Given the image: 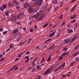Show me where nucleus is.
Listing matches in <instances>:
<instances>
[{"label":"nucleus","instance_id":"f257e3e1","mask_svg":"<svg viewBox=\"0 0 79 79\" xmlns=\"http://www.w3.org/2000/svg\"><path fill=\"white\" fill-rule=\"evenodd\" d=\"M53 68H51L50 69H49L47 70L46 71H45L43 75H45V74H48V73H49L51 71V70Z\"/></svg>","mask_w":79,"mask_h":79},{"label":"nucleus","instance_id":"f03ea898","mask_svg":"<svg viewBox=\"0 0 79 79\" xmlns=\"http://www.w3.org/2000/svg\"><path fill=\"white\" fill-rule=\"evenodd\" d=\"M33 9H32V7L30 6V7L28 9L27 11L28 12H30V13H32V11H33Z\"/></svg>","mask_w":79,"mask_h":79},{"label":"nucleus","instance_id":"7ed1b4c3","mask_svg":"<svg viewBox=\"0 0 79 79\" xmlns=\"http://www.w3.org/2000/svg\"><path fill=\"white\" fill-rule=\"evenodd\" d=\"M40 15V13H37L35 15H34V18L36 19H37L38 18V17Z\"/></svg>","mask_w":79,"mask_h":79},{"label":"nucleus","instance_id":"20e7f679","mask_svg":"<svg viewBox=\"0 0 79 79\" xmlns=\"http://www.w3.org/2000/svg\"><path fill=\"white\" fill-rule=\"evenodd\" d=\"M29 6L30 7V5L28 3H26L24 5V7L25 8H27L28 7H29Z\"/></svg>","mask_w":79,"mask_h":79},{"label":"nucleus","instance_id":"39448f33","mask_svg":"<svg viewBox=\"0 0 79 79\" xmlns=\"http://www.w3.org/2000/svg\"><path fill=\"white\" fill-rule=\"evenodd\" d=\"M69 41H70V39L68 38L67 39L64 40V43L65 44H68L69 42Z\"/></svg>","mask_w":79,"mask_h":79},{"label":"nucleus","instance_id":"423d86ee","mask_svg":"<svg viewBox=\"0 0 79 79\" xmlns=\"http://www.w3.org/2000/svg\"><path fill=\"white\" fill-rule=\"evenodd\" d=\"M19 32V30H18V29L17 28H16L15 29V30L13 31V33L14 34H15L16 33Z\"/></svg>","mask_w":79,"mask_h":79},{"label":"nucleus","instance_id":"0eeeda50","mask_svg":"<svg viewBox=\"0 0 79 79\" xmlns=\"http://www.w3.org/2000/svg\"><path fill=\"white\" fill-rule=\"evenodd\" d=\"M60 69H61V66H59L56 69L54 70V73H56V71H58Z\"/></svg>","mask_w":79,"mask_h":79},{"label":"nucleus","instance_id":"6e6552de","mask_svg":"<svg viewBox=\"0 0 79 79\" xmlns=\"http://www.w3.org/2000/svg\"><path fill=\"white\" fill-rule=\"evenodd\" d=\"M55 32H54L53 33L49 35V37H53L54 35L55 34Z\"/></svg>","mask_w":79,"mask_h":79},{"label":"nucleus","instance_id":"1a4fd4ad","mask_svg":"<svg viewBox=\"0 0 79 79\" xmlns=\"http://www.w3.org/2000/svg\"><path fill=\"white\" fill-rule=\"evenodd\" d=\"M77 15H73V16H71L70 17V19H74L76 16Z\"/></svg>","mask_w":79,"mask_h":79},{"label":"nucleus","instance_id":"9d476101","mask_svg":"<svg viewBox=\"0 0 79 79\" xmlns=\"http://www.w3.org/2000/svg\"><path fill=\"white\" fill-rule=\"evenodd\" d=\"M8 6H10V7H11V6H13V5L12 3H11V2L9 3L8 4Z\"/></svg>","mask_w":79,"mask_h":79},{"label":"nucleus","instance_id":"9b49d317","mask_svg":"<svg viewBox=\"0 0 79 79\" xmlns=\"http://www.w3.org/2000/svg\"><path fill=\"white\" fill-rule=\"evenodd\" d=\"M75 63H76V61H73V62L71 63L70 65V67H71V66H73V65Z\"/></svg>","mask_w":79,"mask_h":79},{"label":"nucleus","instance_id":"f8f14e48","mask_svg":"<svg viewBox=\"0 0 79 79\" xmlns=\"http://www.w3.org/2000/svg\"><path fill=\"white\" fill-rule=\"evenodd\" d=\"M76 36H74V37L72 39V41L70 42V43H72V42H73V40H74L75 39H76Z\"/></svg>","mask_w":79,"mask_h":79},{"label":"nucleus","instance_id":"ddd939ff","mask_svg":"<svg viewBox=\"0 0 79 79\" xmlns=\"http://www.w3.org/2000/svg\"><path fill=\"white\" fill-rule=\"evenodd\" d=\"M43 0H38V2L39 3V5H40L41 4V3L42 2V1Z\"/></svg>","mask_w":79,"mask_h":79},{"label":"nucleus","instance_id":"4468645a","mask_svg":"<svg viewBox=\"0 0 79 79\" xmlns=\"http://www.w3.org/2000/svg\"><path fill=\"white\" fill-rule=\"evenodd\" d=\"M35 71H36V68H34L32 70L31 73H35Z\"/></svg>","mask_w":79,"mask_h":79},{"label":"nucleus","instance_id":"2eb2a0df","mask_svg":"<svg viewBox=\"0 0 79 79\" xmlns=\"http://www.w3.org/2000/svg\"><path fill=\"white\" fill-rule=\"evenodd\" d=\"M43 17L42 16H41V17H40L38 19V21H40V20H41L42 19H43Z\"/></svg>","mask_w":79,"mask_h":79},{"label":"nucleus","instance_id":"dca6fc26","mask_svg":"<svg viewBox=\"0 0 79 79\" xmlns=\"http://www.w3.org/2000/svg\"><path fill=\"white\" fill-rule=\"evenodd\" d=\"M76 8V6H74L72 9V10H71V12H73V11H74V9H75V8Z\"/></svg>","mask_w":79,"mask_h":79},{"label":"nucleus","instance_id":"f3484780","mask_svg":"<svg viewBox=\"0 0 79 79\" xmlns=\"http://www.w3.org/2000/svg\"><path fill=\"white\" fill-rule=\"evenodd\" d=\"M16 65H15L13 68H12L11 69V71H13V69H15V68H16Z\"/></svg>","mask_w":79,"mask_h":79},{"label":"nucleus","instance_id":"a211bd4d","mask_svg":"<svg viewBox=\"0 0 79 79\" xmlns=\"http://www.w3.org/2000/svg\"><path fill=\"white\" fill-rule=\"evenodd\" d=\"M2 6L4 9H5V8H6V6L5 4H4L3 5H2Z\"/></svg>","mask_w":79,"mask_h":79},{"label":"nucleus","instance_id":"6ab92c4d","mask_svg":"<svg viewBox=\"0 0 79 79\" xmlns=\"http://www.w3.org/2000/svg\"><path fill=\"white\" fill-rule=\"evenodd\" d=\"M63 56H60L59 58V61H61V60L63 59Z\"/></svg>","mask_w":79,"mask_h":79},{"label":"nucleus","instance_id":"aec40b11","mask_svg":"<svg viewBox=\"0 0 79 79\" xmlns=\"http://www.w3.org/2000/svg\"><path fill=\"white\" fill-rule=\"evenodd\" d=\"M41 78V76L40 75L37 76V79H40Z\"/></svg>","mask_w":79,"mask_h":79},{"label":"nucleus","instance_id":"412c9836","mask_svg":"<svg viewBox=\"0 0 79 79\" xmlns=\"http://www.w3.org/2000/svg\"><path fill=\"white\" fill-rule=\"evenodd\" d=\"M66 65V63H63V64L62 65V67L63 68H64V67H65V65Z\"/></svg>","mask_w":79,"mask_h":79},{"label":"nucleus","instance_id":"4be33fe9","mask_svg":"<svg viewBox=\"0 0 79 79\" xmlns=\"http://www.w3.org/2000/svg\"><path fill=\"white\" fill-rule=\"evenodd\" d=\"M73 32V29H71L70 31H69V34H71V32Z\"/></svg>","mask_w":79,"mask_h":79},{"label":"nucleus","instance_id":"5701e85b","mask_svg":"<svg viewBox=\"0 0 79 79\" xmlns=\"http://www.w3.org/2000/svg\"><path fill=\"white\" fill-rule=\"evenodd\" d=\"M16 9L17 10H19V9H20V7H19V6H16Z\"/></svg>","mask_w":79,"mask_h":79},{"label":"nucleus","instance_id":"b1692460","mask_svg":"<svg viewBox=\"0 0 79 79\" xmlns=\"http://www.w3.org/2000/svg\"><path fill=\"white\" fill-rule=\"evenodd\" d=\"M51 60V57H49L47 59V61L49 62V61Z\"/></svg>","mask_w":79,"mask_h":79},{"label":"nucleus","instance_id":"393cba45","mask_svg":"<svg viewBox=\"0 0 79 79\" xmlns=\"http://www.w3.org/2000/svg\"><path fill=\"white\" fill-rule=\"evenodd\" d=\"M65 22H63L62 23V24H61V26H64V24H65Z\"/></svg>","mask_w":79,"mask_h":79},{"label":"nucleus","instance_id":"a878e982","mask_svg":"<svg viewBox=\"0 0 79 79\" xmlns=\"http://www.w3.org/2000/svg\"><path fill=\"white\" fill-rule=\"evenodd\" d=\"M44 60H45V58H43L41 59V62H43V61H44Z\"/></svg>","mask_w":79,"mask_h":79},{"label":"nucleus","instance_id":"bb28decb","mask_svg":"<svg viewBox=\"0 0 79 79\" xmlns=\"http://www.w3.org/2000/svg\"><path fill=\"white\" fill-rule=\"evenodd\" d=\"M60 7H61V6H62V5H63V2H61L60 4Z\"/></svg>","mask_w":79,"mask_h":79},{"label":"nucleus","instance_id":"cd10ccee","mask_svg":"<svg viewBox=\"0 0 79 79\" xmlns=\"http://www.w3.org/2000/svg\"><path fill=\"white\" fill-rule=\"evenodd\" d=\"M54 46H55V44H53V45L51 46L50 48H48V49H51V48H53V47Z\"/></svg>","mask_w":79,"mask_h":79},{"label":"nucleus","instance_id":"c85d7f7f","mask_svg":"<svg viewBox=\"0 0 79 79\" xmlns=\"http://www.w3.org/2000/svg\"><path fill=\"white\" fill-rule=\"evenodd\" d=\"M79 48V46H77L76 47H75L74 48V50H76V49H77V48Z\"/></svg>","mask_w":79,"mask_h":79},{"label":"nucleus","instance_id":"c756f323","mask_svg":"<svg viewBox=\"0 0 79 79\" xmlns=\"http://www.w3.org/2000/svg\"><path fill=\"white\" fill-rule=\"evenodd\" d=\"M40 68V66L39 65H38L36 67V68L37 69H39V68Z\"/></svg>","mask_w":79,"mask_h":79},{"label":"nucleus","instance_id":"7c9ffc66","mask_svg":"<svg viewBox=\"0 0 79 79\" xmlns=\"http://www.w3.org/2000/svg\"><path fill=\"white\" fill-rule=\"evenodd\" d=\"M47 25H48L47 23L45 24L44 25H43V27H47Z\"/></svg>","mask_w":79,"mask_h":79},{"label":"nucleus","instance_id":"2f4dec72","mask_svg":"<svg viewBox=\"0 0 79 79\" xmlns=\"http://www.w3.org/2000/svg\"><path fill=\"white\" fill-rule=\"evenodd\" d=\"M14 3H16V5H18V2H17V1H15V0H14Z\"/></svg>","mask_w":79,"mask_h":79},{"label":"nucleus","instance_id":"473e14b6","mask_svg":"<svg viewBox=\"0 0 79 79\" xmlns=\"http://www.w3.org/2000/svg\"><path fill=\"white\" fill-rule=\"evenodd\" d=\"M77 55V52L76 53H75L73 56V57H75V56H76V55Z\"/></svg>","mask_w":79,"mask_h":79},{"label":"nucleus","instance_id":"72a5a7b5","mask_svg":"<svg viewBox=\"0 0 79 79\" xmlns=\"http://www.w3.org/2000/svg\"><path fill=\"white\" fill-rule=\"evenodd\" d=\"M0 10H1V11H4L3 8L2 7H0Z\"/></svg>","mask_w":79,"mask_h":79},{"label":"nucleus","instance_id":"f704fd0d","mask_svg":"<svg viewBox=\"0 0 79 79\" xmlns=\"http://www.w3.org/2000/svg\"><path fill=\"white\" fill-rule=\"evenodd\" d=\"M28 57H29V56H26L25 57V58H26V59H27V60H29V58Z\"/></svg>","mask_w":79,"mask_h":79},{"label":"nucleus","instance_id":"c9c22d12","mask_svg":"<svg viewBox=\"0 0 79 79\" xmlns=\"http://www.w3.org/2000/svg\"><path fill=\"white\" fill-rule=\"evenodd\" d=\"M7 32H8V31H4L3 32V33L4 34H6Z\"/></svg>","mask_w":79,"mask_h":79},{"label":"nucleus","instance_id":"e433bc0d","mask_svg":"<svg viewBox=\"0 0 79 79\" xmlns=\"http://www.w3.org/2000/svg\"><path fill=\"white\" fill-rule=\"evenodd\" d=\"M53 2L54 3H57V1L56 0H54L53 1Z\"/></svg>","mask_w":79,"mask_h":79},{"label":"nucleus","instance_id":"4c0bfd02","mask_svg":"<svg viewBox=\"0 0 79 79\" xmlns=\"http://www.w3.org/2000/svg\"><path fill=\"white\" fill-rule=\"evenodd\" d=\"M31 40H32V39H31V38H30V39H29L28 40V44H29V42H31Z\"/></svg>","mask_w":79,"mask_h":79},{"label":"nucleus","instance_id":"58836bf2","mask_svg":"<svg viewBox=\"0 0 79 79\" xmlns=\"http://www.w3.org/2000/svg\"><path fill=\"white\" fill-rule=\"evenodd\" d=\"M32 63H33L32 67H34V66H35V63H34V62H32Z\"/></svg>","mask_w":79,"mask_h":79},{"label":"nucleus","instance_id":"ea45409f","mask_svg":"<svg viewBox=\"0 0 79 79\" xmlns=\"http://www.w3.org/2000/svg\"><path fill=\"white\" fill-rule=\"evenodd\" d=\"M12 21H16V19H15L14 18H13L12 19Z\"/></svg>","mask_w":79,"mask_h":79},{"label":"nucleus","instance_id":"a19ab883","mask_svg":"<svg viewBox=\"0 0 79 79\" xmlns=\"http://www.w3.org/2000/svg\"><path fill=\"white\" fill-rule=\"evenodd\" d=\"M48 43V40H47L44 42V44H47V43Z\"/></svg>","mask_w":79,"mask_h":79},{"label":"nucleus","instance_id":"79ce46f5","mask_svg":"<svg viewBox=\"0 0 79 79\" xmlns=\"http://www.w3.org/2000/svg\"><path fill=\"white\" fill-rule=\"evenodd\" d=\"M29 53H30V52L27 51V52L26 53V55H28L29 54Z\"/></svg>","mask_w":79,"mask_h":79},{"label":"nucleus","instance_id":"37998d69","mask_svg":"<svg viewBox=\"0 0 79 79\" xmlns=\"http://www.w3.org/2000/svg\"><path fill=\"white\" fill-rule=\"evenodd\" d=\"M23 44V42H21L20 43H19V44L20 45H22Z\"/></svg>","mask_w":79,"mask_h":79},{"label":"nucleus","instance_id":"c03bdc74","mask_svg":"<svg viewBox=\"0 0 79 79\" xmlns=\"http://www.w3.org/2000/svg\"><path fill=\"white\" fill-rule=\"evenodd\" d=\"M65 55H68V54H69V52H65Z\"/></svg>","mask_w":79,"mask_h":79},{"label":"nucleus","instance_id":"a18cd8bd","mask_svg":"<svg viewBox=\"0 0 79 79\" xmlns=\"http://www.w3.org/2000/svg\"><path fill=\"white\" fill-rule=\"evenodd\" d=\"M5 58H2L0 60V61H2V60H3Z\"/></svg>","mask_w":79,"mask_h":79},{"label":"nucleus","instance_id":"49530a36","mask_svg":"<svg viewBox=\"0 0 79 79\" xmlns=\"http://www.w3.org/2000/svg\"><path fill=\"white\" fill-rule=\"evenodd\" d=\"M61 55L62 56H64V55H66V53H63Z\"/></svg>","mask_w":79,"mask_h":79},{"label":"nucleus","instance_id":"de8ad7c7","mask_svg":"<svg viewBox=\"0 0 79 79\" xmlns=\"http://www.w3.org/2000/svg\"><path fill=\"white\" fill-rule=\"evenodd\" d=\"M5 13L6 14L7 16H8V15H9V14H8V12H5Z\"/></svg>","mask_w":79,"mask_h":79},{"label":"nucleus","instance_id":"09e8293b","mask_svg":"<svg viewBox=\"0 0 79 79\" xmlns=\"http://www.w3.org/2000/svg\"><path fill=\"white\" fill-rule=\"evenodd\" d=\"M62 76L63 77H66V75H64L63 74Z\"/></svg>","mask_w":79,"mask_h":79},{"label":"nucleus","instance_id":"8fccbe9b","mask_svg":"<svg viewBox=\"0 0 79 79\" xmlns=\"http://www.w3.org/2000/svg\"><path fill=\"white\" fill-rule=\"evenodd\" d=\"M67 50V48H65L64 49L63 51H65Z\"/></svg>","mask_w":79,"mask_h":79},{"label":"nucleus","instance_id":"3c124183","mask_svg":"<svg viewBox=\"0 0 79 79\" xmlns=\"http://www.w3.org/2000/svg\"><path fill=\"white\" fill-rule=\"evenodd\" d=\"M58 7H56L55 9V11H56V10H57V9H58Z\"/></svg>","mask_w":79,"mask_h":79},{"label":"nucleus","instance_id":"603ef678","mask_svg":"<svg viewBox=\"0 0 79 79\" xmlns=\"http://www.w3.org/2000/svg\"><path fill=\"white\" fill-rule=\"evenodd\" d=\"M18 69V67H16H16H15V70H16V69Z\"/></svg>","mask_w":79,"mask_h":79},{"label":"nucleus","instance_id":"864d4df0","mask_svg":"<svg viewBox=\"0 0 79 79\" xmlns=\"http://www.w3.org/2000/svg\"><path fill=\"white\" fill-rule=\"evenodd\" d=\"M19 59L18 58H16V59H15L16 61H19Z\"/></svg>","mask_w":79,"mask_h":79},{"label":"nucleus","instance_id":"5fc2aeb1","mask_svg":"<svg viewBox=\"0 0 79 79\" xmlns=\"http://www.w3.org/2000/svg\"><path fill=\"white\" fill-rule=\"evenodd\" d=\"M63 15H61L60 17V19H61V18H63Z\"/></svg>","mask_w":79,"mask_h":79},{"label":"nucleus","instance_id":"6e6d98bb","mask_svg":"<svg viewBox=\"0 0 79 79\" xmlns=\"http://www.w3.org/2000/svg\"><path fill=\"white\" fill-rule=\"evenodd\" d=\"M43 47L44 48H46V47H47V46H46V45H44L43 46Z\"/></svg>","mask_w":79,"mask_h":79},{"label":"nucleus","instance_id":"4d7b16f0","mask_svg":"<svg viewBox=\"0 0 79 79\" xmlns=\"http://www.w3.org/2000/svg\"><path fill=\"white\" fill-rule=\"evenodd\" d=\"M75 22H76V20H73L71 21V23H74Z\"/></svg>","mask_w":79,"mask_h":79},{"label":"nucleus","instance_id":"13d9d810","mask_svg":"<svg viewBox=\"0 0 79 79\" xmlns=\"http://www.w3.org/2000/svg\"><path fill=\"white\" fill-rule=\"evenodd\" d=\"M10 48H13V46L12 45H10Z\"/></svg>","mask_w":79,"mask_h":79},{"label":"nucleus","instance_id":"bf43d9fd","mask_svg":"<svg viewBox=\"0 0 79 79\" xmlns=\"http://www.w3.org/2000/svg\"><path fill=\"white\" fill-rule=\"evenodd\" d=\"M30 24H32V22H30L28 23V25H30Z\"/></svg>","mask_w":79,"mask_h":79},{"label":"nucleus","instance_id":"052dcab7","mask_svg":"<svg viewBox=\"0 0 79 79\" xmlns=\"http://www.w3.org/2000/svg\"><path fill=\"white\" fill-rule=\"evenodd\" d=\"M30 32H33V30L32 29H31L30 30Z\"/></svg>","mask_w":79,"mask_h":79},{"label":"nucleus","instance_id":"680f3d73","mask_svg":"<svg viewBox=\"0 0 79 79\" xmlns=\"http://www.w3.org/2000/svg\"><path fill=\"white\" fill-rule=\"evenodd\" d=\"M25 52H22V53H21L20 54V55H23V53H25Z\"/></svg>","mask_w":79,"mask_h":79},{"label":"nucleus","instance_id":"e2e57ef3","mask_svg":"<svg viewBox=\"0 0 79 79\" xmlns=\"http://www.w3.org/2000/svg\"><path fill=\"white\" fill-rule=\"evenodd\" d=\"M35 29H37V25H35Z\"/></svg>","mask_w":79,"mask_h":79},{"label":"nucleus","instance_id":"0e129e2a","mask_svg":"<svg viewBox=\"0 0 79 79\" xmlns=\"http://www.w3.org/2000/svg\"><path fill=\"white\" fill-rule=\"evenodd\" d=\"M29 60H26L25 61V62L26 63H27V62H28V61H29Z\"/></svg>","mask_w":79,"mask_h":79},{"label":"nucleus","instance_id":"69168bd1","mask_svg":"<svg viewBox=\"0 0 79 79\" xmlns=\"http://www.w3.org/2000/svg\"><path fill=\"white\" fill-rule=\"evenodd\" d=\"M39 46H37L36 48V49H38V48H39Z\"/></svg>","mask_w":79,"mask_h":79},{"label":"nucleus","instance_id":"338daca9","mask_svg":"<svg viewBox=\"0 0 79 79\" xmlns=\"http://www.w3.org/2000/svg\"><path fill=\"white\" fill-rule=\"evenodd\" d=\"M3 56V55L2 54H1L0 55V58H2Z\"/></svg>","mask_w":79,"mask_h":79},{"label":"nucleus","instance_id":"774afa93","mask_svg":"<svg viewBox=\"0 0 79 79\" xmlns=\"http://www.w3.org/2000/svg\"><path fill=\"white\" fill-rule=\"evenodd\" d=\"M16 19H19V17H18V15L16 17Z\"/></svg>","mask_w":79,"mask_h":79}]
</instances>
